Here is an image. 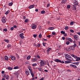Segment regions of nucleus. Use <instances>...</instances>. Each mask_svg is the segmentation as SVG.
Listing matches in <instances>:
<instances>
[{
	"label": "nucleus",
	"mask_w": 80,
	"mask_h": 80,
	"mask_svg": "<svg viewBox=\"0 0 80 80\" xmlns=\"http://www.w3.org/2000/svg\"><path fill=\"white\" fill-rule=\"evenodd\" d=\"M2 76L4 78H5L6 80H9L10 78V77H9V76L6 74H4V75H2Z\"/></svg>",
	"instance_id": "nucleus-1"
},
{
	"label": "nucleus",
	"mask_w": 80,
	"mask_h": 80,
	"mask_svg": "<svg viewBox=\"0 0 80 80\" xmlns=\"http://www.w3.org/2000/svg\"><path fill=\"white\" fill-rule=\"evenodd\" d=\"M72 10H73V12H77V8L75 6L73 5V6Z\"/></svg>",
	"instance_id": "nucleus-2"
},
{
	"label": "nucleus",
	"mask_w": 80,
	"mask_h": 80,
	"mask_svg": "<svg viewBox=\"0 0 80 80\" xmlns=\"http://www.w3.org/2000/svg\"><path fill=\"white\" fill-rule=\"evenodd\" d=\"M2 23H5L6 22V18H5V17H3L2 18Z\"/></svg>",
	"instance_id": "nucleus-3"
},
{
	"label": "nucleus",
	"mask_w": 80,
	"mask_h": 80,
	"mask_svg": "<svg viewBox=\"0 0 80 80\" xmlns=\"http://www.w3.org/2000/svg\"><path fill=\"white\" fill-rule=\"evenodd\" d=\"M24 34L23 33H21L20 34V38L21 39H23L25 38V37L23 36Z\"/></svg>",
	"instance_id": "nucleus-4"
},
{
	"label": "nucleus",
	"mask_w": 80,
	"mask_h": 80,
	"mask_svg": "<svg viewBox=\"0 0 80 80\" xmlns=\"http://www.w3.org/2000/svg\"><path fill=\"white\" fill-rule=\"evenodd\" d=\"M40 65L41 66H43L45 65V62L44 61L42 60L40 62Z\"/></svg>",
	"instance_id": "nucleus-5"
},
{
	"label": "nucleus",
	"mask_w": 80,
	"mask_h": 80,
	"mask_svg": "<svg viewBox=\"0 0 80 80\" xmlns=\"http://www.w3.org/2000/svg\"><path fill=\"white\" fill-rule=\"evenodd\" d=\"M19 72H20V71H18L16 73H14L15 75V76H16V77H18V75H19Z\"/></svg>",
	"instance_id": "nucleus-6"
},
{
	"label": "nucleus",
	"mask_w": 80,
	"mask_h": 80,
	"mask_svg": "<svg viewBox=\"0 0 80 80\" xmlns=\"http://www.w3.org/2000/svg\"><path fill=\"white\" fill-rule=\"evenodd\" d=\"M25 72H26V74L28 76V75H30V71H29L28 70H26L25 71Z\"/></svg>",
	"instance_id": "nucleus-7"
},
{
	"label": "nucleus",
	"mask_w": 80,
	"mask_h": 80,
	"mask_svg": "<svg viewBox=\"0 0 80 80\" xmlns=\"http://www.w3.org/2000/svg\"><path fill=\"white\" fill-rule=\"evenodd\" d=\"M69 49H70V50H75V48L72 46L69 47Z\"/></svg>",
	"instance_id": "nucleus-8"
},
{
	"label": "nucleus",
	"mask_w": 80,
	"mask_h": 80,
	"mask_svg": "<svg viewBox=\"0 0 80 80\" xmlns=\"http://www.w3.org/2000/svg\"><path fill=\"white\" fill-rule=\"evenodd\" d=\"M54 61L55 62H57V63H58L59 62V63H60V60H59V59H55L54 60Z\"/></svg>",
	"instance_id": "nucleus-9"
},
{
	"label": "nucleus",
	"mask_w": 80,
	"mask_h": 80,
	"mask_svg": "<svg viewBox=\"0 0 80 80\" xmlns=\"http://www.w3.org/2000/svg\"><path fill=\"white\" fill-rule=\"evenodd\" d=\"M71 56L72 57H73V58H74L75 59L77 58V56L73 54H71Z\"/></svg>",
	"instance_id": "nucleus-10"
},
{
	"label": "nucleus",
	"mask_w": 80,
	"mask_h": 80,
	"mask_svg": "<svg viewBox=\"0 0 80 80\" xmlns=\"http://www.w3.org/2000/svg\"><path fill=\"white\" fill-rule=\"evenodd\" d=\"M75 61H76L77 62H78V61H80V58L79 57H78L77 56L76 59Z\"/></svg>",
	"instance_id": "nucleus-11"
},
{
	"label": "nucleus",
	"mask_w": 80,
	"mask_h": 80,
	"mask_svg": "<svg viewBox=\"0 0 80 80\" xmlns=\"http://www.w3.org/2000/svg\"><path fill=\"white\" fill-rule=\"evenodd\" d=\"M31 60L32 62H36V61L37 60V58H33L31 59Z\"/></svg>",
	"instance_id": "nucleus-12"
},
{
	"label": "nucleus",
	"mask_w": 80,
	"mask_h": 80,
	"mask_svg": "<svg viewBox=\"0 0 80 80\" xmlns=\"http://www.w3.org/2000/svg\"><path fill=\"white\" fill-rule=\"evenodd\" d=\"M65 57H68V58H72V57H71L70 56L68 55V54H65Z\"/></svg>",
	"instance_id": "nucleus-13"
},
{
	"label": "nucleus",
	"mask_w": 80,
	"mask_h": 80,
	"mask_svg": "<svg viewBox=\"0 0 80 80\" xmlns=\"http://www.w3.org/2000/svg\"><path fill=\"white\" fill-rule=\"evenodd\" d=\"M70 66H71V67H73V68H77V66L75 65H73L72 64H70Z\"/></svg>",
	"instance_id": "nucleus-14"
},
{
	"label": "nucleus",
	"mask_w": 80,
	"mask_h": 80,
	"mask_svg": "<svg viewBox=\"0 0 80 80\" xmlns=\"http://www.w3.org/2000/svg\"><path fill=\"white\" fill-rule=\"evenodd\" d=\"M36 28H37V26H36V25L35 24L32 25V29H35Z\"/></svg>",
	"instance_id": "nucleus-15"
},
{
	"label": "nucleus",
	"mask_w": 80,
	"mask_h": 80,
	"mask_svg": "<svg viewBox=\"0 0 80 80\" xmlns=\"http://www.w3.org/2000/svg\"><path fill=\"white\" fill-rule=\"evenodd\" d=\"M34 5H31L30 6H29L28 7V8H29V9H31V8H33L34 7Z\"/></svg>",
	"instance_id": "nucleus-16"
},
{
	"label": "nucleus",
	"mask_w": 80,
	"mask_h": 80,
	"mask_svg": "<svg viewBox=\"0 0 80 80\" xmlns=\"http://www.w3.org/2000/svg\"><path fill=\"white\" fill-rule=\"evenodd\" d=\"M73 37L76 40H77L78 39V36L77 35H75L73 36Z\"/></svg>",
	"instance_id": "nucleus-17"
},
{
	"label": "nucleus",
	"mask_w": 80,
	"mask_h": 80,
	"mask_svg": "<svg viewBox=\"0 0 80 80\" xmlns=\"http://www.w3.org/2000/svg\"><path fill=\"white\" fill-rule=\"evenodd\" d=\"M66 40H68L71 42H72V40L70 38H67Z\"/></svg>",
	"instance_id": "nucleus-18"
},
{
	"label": "nucleus",
	"mask_w": 80,
	"mask_h": 80,
	"mask_svg": "<svg viewBox=\"0 0 80 80\" xmlns=\"http://www.w3.org/2000/svg\"><path fill=\"white\" fill-rule=\"evenodd\" d=\"M11 58L12 60H15V57L14 56H12Z\"/></svg>",
	"instance_id": "nucleus-19"
},
{
	"label": "nucleus",
	"mask_w": 80,
	"mask_h": 80,
	"mask_svg": "<svg viewBox=\"0 0 80 80\" xmlns=\"http://www.w3.org/2000/svg\"><path fill=\"white\" fill-rule=\"evenodd\" d=\"M73 64H74V65H78L79 64V62H73Z\"/></svg>",
	"instance_id": "nucleus-20"
},
{
	"label": "nucleus",
	"mask_w": 80,
	"mask_h": 80,
	"mask_svg": "<svg viewBox=\"0 0 80 80\" xmlns=\"http://www.w3.org/2000/svg\"><path fill=\"white\" fill-rule=\"evenodd\" d=\"M5 60H7V61H8V56H6L5 57Z\"/></svg>",
	"instance_id": "nucleus-21"
},
{
	"label": "nucleus",
	"mask_w": 80,
	"mask_h": 80,
	"mask_svg": "<svg viewBox=\"0 0 80 80\" xmlns=\"http://www.w3.org/2000/svg\"><path fill=\"white\" fill-rule=\"evenodd\" d=\"M74 4L75 5H78V2L76 1L75 2H74Z\"/></svg>",
	"instance_id": "nucleus-22"
},
{
	"label": "nucleus",
	"mask_w": 80,
	"mask_h": 80,
	"mask_svg": "<svg viewBox=\"0 0 80 80\" xmlns=\"http://www.w3.org/2000/svg\"><path fill=\"white\" fill-rule=\"evenodd\" d=\"M38 70H39V71H40V72H42V68H38Z\"/></svg>",
	"instance_id": "nucleus-23"
},
{
	"label": "nucleus",
	"mask_w": 80,
	"mask_h": 80,
	"mask_svg": "<svg viewBox=\"0 0 80 80\" xmlns=\"http://www.w3.org/2000/svg\"><path fill=\"white\" fill-rule=\"evenodd\" d=\"M9 12H10V10H8L6 12L5 14L6 15H8V13H9Z\"/></svg>",
	"instance_id": "nucleus-24"
},
{
	"label": "nucleus",
	"mask_w": 80,
	"mask_h": 80,
	"mask_svg": "<svg viewBox=\"0 0 80 80\" xmlns=\"http://www.w3.org/2000/svg\"><path fill=\"white\" fill-rule=\"evenodd\" d=\"M67 0H62V3H67Z\"/></svg>",
	"instance_id": "nucleus-25"
},
{
	"label": "nucleus",
	"mask_w": 80,
	"mask_h": 80,
	"mask_svg": "<svg viewBox=\"0 0 80 80\" xmlns=\"http://www.w3.org/2000/svg\"><path fill=\"white\" fill-rule=\"evenodd\" d=\"M70 63V61H67L65 62V63L66 64V63Z\"/></svg>",
	"instance_id": "nucleus-26"
},
{
	"label": "nucleus",
	"mask_w": 80,
	"mask_h": 80,
	"mask_svg": "<svg viewBox=\"0 0 80 80\" xmlns=\"http://www.w3.org/2000/svg\"><path fill=\"white\" fill-rule=\"evenodd\" d=\"M61 33H62V34H63V35H65V31H62L61 32Z\"/></svg>",
	"instance_id": "nucleus-27"
},
{
	"label": "nucleus",
	"mask_w": 80,
	"mask_h": 80,
	"mask_svg": "<svg viewBox=\"0 0 80 80\" xmlns=\"http://www.w3.org/2000/svg\"><path fill=\"white\" fill-rule=\"evenodd\" d=\"M41 13L42 14H44V13H45V11H44V10L42 11Z\"/></svg>",
	"instance_id": "nucleus-28"
},
{
	"label": "nucleus",
	"mask_w": 80,
	"mask_h": 80,
	"mask_svg": "<svg viewBox=\"0 0 80 80\" xmlns=\"http://www.w3.org/2000/svg\"><path fill=\"white\" fill-rule=\"evenodd\" d=\"M8 69L9 70H12L13 68H11L10 67H8Z\"/></svg>",
	"instance_id": "nucleus-29"
},
{
	"label": "nucleus",
	"mask_w": 80,
	"mask_h": 80,
	"mask_svg": "<svg viewBox=\"0 0 80 80\" xmlns=\"http://www.w3.org/2000/svg\"><path fill=\"white\" fill-rule=\"evenodd\" d=\"M13 5V2H10L8 4V5H9V6H12V5Z\"/></svg>",
	"instance_id": "nucleus-30"
},
{
	"label": "nucleus",
	"mask_w": 80,
	"mask_h": 80,
	"mask_svg": "<svg viewBox=\"0 0 80 80\" xmlns=\"http://www.w3.org/2000/svg\"><path fill=\"white\" fill-rule=\"evenodd\" d=\"M31 74L32 77H34V74H33V72H31Z\"/></svg>",
	"instance_id": "nucleus-31"
},
{
	"label": "nucleus",
	"mask_w": 80,
	"mask_h": 80,
	"mask_svg": "<svg viewBox=\"0 0 80 80\" xmlns=\"http://www.w3.org/2000/svg\"><path fill=\"white\" fill-rule=\"evenodd\" d=\"M55 28L53 27H49V30H53Z\"/></svg>",
	"instance_id": "nucleus-32"
},
{
	"label": "nucleus",
	"mask_w": 80,
	"mask_h": 80,
	"mask_svg": "<svg viewBox=\"0 0 80 80\" xmlns=\"http://www.w3.org/2000/svg\"><path fill=\"white\" fill-rule=\"evenodd\" d=\"M51 49L52 48H49L48 49H47V52H49L50 50H51Z\"/></svg>",
	"instance_id": "nucleus-33"
},
{
	"label": "nucleus",
	"mask_w": 80,
	"mask_h": 80,
	"mask_svg": "<svg viewBox=\"0 0 80 80\" xmlns=\"http://www.w3.org/2000/svg\"><path fill=\"white\" fill-rule=\"evenodd\" d=\"M30 57H31V56H28V57L27 58V60H29L30 59Z\"/></svg>",
	"instance_id": "nucleus-34"
},
{
	"label": "nucleus",
	"mask_w": 80,
	"mask_h": 80,
	"mask_svg": "<svg viewBox=\"0 0 80 80\" xmlns=\"http://www.w3.org/2000/svg\"><path fill=\"white\" fill-rule=\"evenodd\" d=\"M12 46H11V45L10 44H8V45L7 46V48H10V47H11Z\"/></svg>",
	"instance_id": "nucleus-35"
},
{
	"label": "nucleus",
	"mask_w": 80,
	"mask_h": 80,
	"mask_svg": "<svg viewBox=\"0 0 80 80\" xmlns=\"http://www.w3.org/2000/svg\"><path fill=\"white\" fill-rule=\"evenodd\" d=\"M37 65V63H34L32 64V67H35V66H36Z\"/></svg>",
	"instance_id": "nucleus-36"
},
{
	"label": "nucleus",
	"mask_w": 80,
	"mask_h": 80,
	"mask_svg": "<svg viewBox=\"0 0 80 80\" xmlns=\"http://www.w3.org/2000/svg\"><path fill=\"white\" fill-rule=\"evenodd\" d=\"M4 41L6 42H7V43H8V42H9V40H8L5 39Z\"/></svg>",
	"instance_id": "nucleus-37"
},
{
	"label": "nucleus",
	"mask_w": 80,
	"mask_h": 80,
	"mask_svg": "<svg viewBox=\"0 0 80 80\" xmlns=\"http://www.w3.org/2000/svg\"><path fill=\"white\" fill-rule=\"evenodd\" d=\"M74 24V22H72L70 23V25H73Z\"/></svg>",
	"instance_id": "nucleus-38"
},
{
	"label": "nucleus",
	"mask_w": 80,
	"mask_h": 80,
	"mask_svg": "<svg viewBox=\"0 0 80 80\" xmlns=\"http://www.w3.org/2000/svg\"><path fill=\"white\" fill-rule=\"evenodd\" d=\"M28 21V19H26L24 21L26 23H27Z\"/></svg>",
	"instance_id": "nucleus-39"
},
{
	"label": "nucleus",
	"mask_w": 80,
	"mask_h": 80,
	"mask_svg": "<svg viewBox=\"0 0 80 80\" xmlns=\"http://www.w3.org/2000/svg\"><path fill=\"white\" fill-rule=\"evenodd\" d=\"M55 33H56L55 32H52V34L53 35H55Z\"/></svg>",
	"instance_id": "nucleus-40"
},
{
	"label": "nucleus",
	"mask_w": 80,
	"mask_h": 80,
	"mask_svg": "<svg viewBox=\"0 0 80 80\" xmlns=\"http://www.w3.org/2000/svg\"><path fill=\"white\" fill-rule=\"evenodd\" d=\"M42 40H43L44 41H45L46 42H47L48 41L47 39H45L44 38H42Z\"/></svg>",
	"instance_id": "nucleus-41"
},
{
	"label": "nucleus",
	"mask_w": 80,
	"mask_h": 80,
	"mask_svg": "<svg viewBox=\"0 0 80 80\" xmlns=\"http://www.w3.org/2000/svg\"><path fill=\"white\" fill-rule=\"evenodd\" d=\"M18 66H16L14 68V69H18Z\"/></svg>",
	"instance_id": "nucleus-42"
},
{
	"label": "nucleus",
	"mask_w": 80,
	"mask_h": 80,
	"mask_svg": "<svg viewBox=\"0 0 80 80\" xmlns=\"http://www.w3.org/2000/svg\"><path fill=\"white\" fill-rule=\"evenodd\" d=\"M33 36L34 38H36L37 37V34H33Z\"/></svg>",
	"instance_id": "nucleus-43"
},
{
	"label": "nucleus",
	"mask_w": 80,
	"mask_h": 80,
	"mask_svg": "<svg viewBox=\"0 0 80 80\" xmlns=\"http://www.w3.org/2000/svg\"><path fill=\"white\" fill-rule=\"evenodd\" d=\"M46 44H47V43L45 42H43V43H42V45L43 46H44V47H45Z\"/></svg>",
	"instance_id": "nucleus-44"
},
{
	"label": "nucleus",
	"mask_w": 80,
	"mask_h": 80,
	"mask_svg": "<svg viewBox=\"0 0 80 80\" xmlns=\"http://www.w3.org/2000/svg\"><path fill=\"white\" fill-rule=\"evenodd\" d=\"M70 7H71V6L70 5H68L67 6V8H70Z\"/></svg>",
	"instance_id": "nucleus-45"
},
{
	"label": "nucleus",
	"mask_w": 80,
	"mask_h": 80,
	"mask_svg": "<svg viewBox=\"0 0 80 80\" xmlns=\"http://www.w3.org/2000/svg\"><path fill=\"white\" fill-rule=\"evenodd\" d=\"M65 30H67V29H68V26H66L65 28Z\"/></svg>",
	"instance_id": "nucleus-46"
},
{
	"label": "nucleus",
	"mask_w": 80,
	"mask_h": 80,
	"mask_svg": "<svg viewBox=\"0 0 80 80\" xmlns=\"http://www.w3.org/2000/svg\"><path fill=\"white\" fill-rule=\"evenodd\" d=\"M29 70L30 71V73H31V72H32V70L31 68H30L29 69Z\"/></svg>",
	"instance_id": "nucleus-47"
},
{
	"label": "nucleus",
	"mask_w": 80,
	"mask_h": 80,
	"mask_svg": "<svg viewBox=\"0 0 80 80\" xmlns=\"http://www.w3.org/2000/svg\"><path fill=\"white\" fill-rule=\"evenodd\" d=\"M70 32L72 33H73V32H74V31L72 29L70 30Z\"/></svg>",
	"instance_id": "nucleus-48"
},
{
	"label": "nucleus",
	"mask_w": 80,
	"mask_h": 80,
	"mask_svg": "<svg viewBox=\"0 0 80 80\" xmlns=\"http://www.w3.org/2000/svg\"><path fill=\"white\" fill-rule=\"evenodd\" d=\"M70 43V42H69V41H67L66 42V44L67 45H69Z\"/></svg>",
	"instance_id": "nucleus-49"
},
{
	"label": "nucleus",
	"mask_w": 80,
	"mask_h": 80,
	"mask_svg": "<svg viewBox=\"0 0 80 80\" xmlns=\"http://www.w3.org/2000/svg\"><path fill=\"white\" fill-rule=\"evenodd\" d=\"M73 47L75 48V47H77V44H75L74 45H73Z\"/></svg>",
	"instance_id": "nucleus-50"
},
{
	"label": "nucleus",
	"mask_w": 80,
	"mask_h": 80,
	"mask_svg": "<svg viewBox=\"0 0 80 80\" xmlns=\"http://www.w3.org/2000/svg\"><path fill=\"white\" fill-rule=\"evenodd\" d=\"M3 31H5V32H7V29H6V28L4 29L3 30Z\"/></svg>",
	"instance_id": "nucleus-51"
},
{
	"label": "nucleus",
	"mask_w": 80,
	"mask_h": 80,
	"mask_svg": "<svg viewBox=\"0 0 80 80\" xmlns=\"http://www.w3.org/2000/svg\"><path fill=\"white\" fill-rule=\"evenodd\" d=\"M39 38H42V34H40L39 35Z\"/></svg>",
	"instance_id": "nucleus-52"
},
{
	"label": "nucleus",
	"mask_w": 80,
	"mask_h": 80,
	"mask_svg": "<svg viewBox=\"0 0 80 80\" xmlns=\"http://www.w3.org/2000/svg\"><path fill=\"white\" fill-rule=\"evenodd\" d=\"M13 29H14V28L13 27H12L11 28V30H13Z\"/></svg>",
	"instance_id": "nucleus-53"
},
{
	"label": "nucleus",
	"mask_w": 80,
	"mask_h": 80,
	"mask_svg": "<svg viewBox=\"0 0 80 80\" xmlns=\"http://www.w3.org/2000/svg\"><path fill=\"white\" fill-rule=\"evenodd\" d=\"M60 63H64V62L63 61H61V60H60Z\"/></svg>",
	"instance_id": "nucleus-54"
},
{
	"label": "nucleus",
	"mask_w": 80,
	"mask_h": 80,
	"mask_svg": "<svg viewBox=\"0 0 80 80\" xmlns=\"http://www.w3.org/2000/svg\"><path fill=\"white\" fill-rule=\"evenodd\" d=\"M50 7V4H48L47 5V7Z\"/></svg>",
	"instance_id": "nucleus-55"
},
{
	"label": "nucleus",
	"mask_w": 80,
	"mask_h": 80,
	"mask_svg": "<svg viewBox=\"0 0 80 80\" xmlns=\"http://www.w3.org/2000/svg\"><path fill=\"white\" fill-rule=\"evenodd\" d=\"M40 46V44H38L37 47H39Z\"/></svg>",
	"instance_id": "nucleus-56"
},
{
	"label": "nucleus",
	"mask_w": 80,
	"mask_h": 80,
	"mask_svg": "<svg viewBox=\"0 0 80 80\" xmlns=\"http://www.w3.org/2000/svg\"><path fill=\"white\" fill-rule=\"evenodd\" d=\"M37 57H38V58H40V57L38 55H37Z\"/></svg>",
	"instance_id": "nucleus-57"
},
{
	"label": "nucleus",
	"mask_w": 80,
	"mask_h": 80,
	"mask_svg": "<svg viewBox=\"0 0 80 80\" xmlns=\"http://www.w3.org/2000/svg\"><path fill=\"white\" fill-rule=\"evenodd\" d=\"M16 55L17 57H19V56H18V54H17L16 53Z\"/></svg>",
	"instance_id": "nucleus-58"
},
{
	"label": "nucleus",
	"mask_w": 80,
	"mask_h": 80,
	"mask_svg": "<svg viewBox=\"0 0 80 80\" xmlns=\"http://www.w3.org/2000/svg\"><path fill=\"white\" fill-rule=\"evenodd\" d=\"M62 40H65V38L64 37H62Z\"/></svg>",
	"instance_id": "nucleus-59"
},
{
	"label": "nucleus",
	"mask_w": 80,
	"mask_h": 80,
	"mask_svg": "<svg viewBox=\"0 0 80 80\" xmlns=\"http://www.w3.org/2000/svg\"><path fill=\"white\" fill-rule=\"evenodd\" d=\"M13 27H14V28H17V26L14 25L13 26Z\"/></svg>",
	"instance_id": "nucleus-60"
},
{
	"label": "nucleus",
	"mask_w": 80,
	"mask_h": 80,
	"mask_svg": "<svg viewBox=\"0 0 80 80\" xmlns=\"http://www.w3.org/2000/svg\"><path fill=\"white\" fill-rule=\"evenodd\" d=\"M47 37H48V38H50V35H49L47 36Z\"/></svg>",
	"instance_id": "nucleus-61"
},
{
	"label": "nucleus",
	"mask_w": 80,
	"mask_h": 80,
	"mask_svg": "<svg viewBox=\"0 0 80 80\" xmlns=\"http://www.w3.org/2000/svg\"><path fill=\"white\" fill-rule=\"evenodd\" d=\"M2 73H5V71H2V72H1Z\"/></svg>",
	"instance_id": "nucleus-62"
},
{
	"label": "nucleus",
	"mask_w": 80,
	"mask_h": 80,
	"mask_svg": "<svg viewBox=\"0 0 80 80\" xmlns=\"http://www.w3.org/2000/svg\"><path fill=\"white\" fill-rule=\"evenodd\" d=\"M67 35V34L65 33L64 35V37H66Z\"/></svg>",
	"instance_id": "nucleus-63"
},
{
	"label": "nucleus",
	"mask_w": 80,
	"mask_h": 80,
	"mask_svg": "<svg viewBox=\"0 0 80 80\" xmlns=\"http://www.w3.org/2000/svg\"><path fill=\"white\" fill-rule=\"evenodd\" d=\"M79 35H80V32H78L77 33Z\"/></svg>",
	"instance_id": "nucleus-64"
}]
</instances>
